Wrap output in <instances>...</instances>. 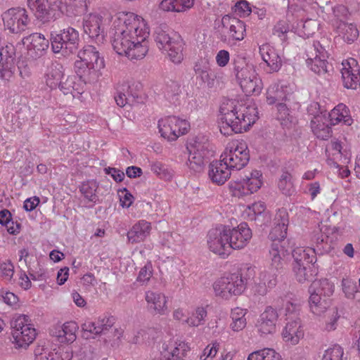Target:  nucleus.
Masks as SVG:
<instances>
[{
	"instance_id": "nucleus-7",
	"label": "nucleus",
	"mask_w": 360,
	"mask_h": 360,
	"mask_svg": "<svg viewBox=\"0 0 360 360\" xmlns=\"http://www.w3.org/2000/svg\"><path fill=\"white\" fill-rule=\"evenodd\" d=\"M78 59L75 63L77 75L85 76L92 72H98L105 67V61L99 51L91 45L84 46L77 53Z\"/></svg>"
},
{
	"instance_id": "nucleus-31",
	"label": "nucleus",
	"mask_w": 360,
	"mask_h": 360,
	"mask_svg": "<svg viewBox=\"0 0 360 360\" xmlns=\"http://www.w3.org/2000/svg\"><path fill=\"white\" fill-rule=\"evenodd\" d=\"M34 360H72L73 354L70 348L52 349L44 345H38L34 350Z\"/></svg>"
},
{
	"instance_id": "nucleus-61",
	"label": "nucleus",
	"mask_w": 360,
	"mask_h": 360,
	"mask_svg": "<svg viewBox=\"0 0 360 360\" xmlns=\"http://www.w3.org/2000/svg\"><path fill=\"white\" fill-rule=\"evenodd\" d=\"M14 274V266L10 260L0 262V276L6 281H11Z\"/></svg>"
},
{
	"instance_id": "nucleus-6",
	"label": "nucleus",
	"mask_w": 360,
	"mask_h": 360,
	"mask_svg": "<svg viewBox=\"0 0 360 360\" xmlns=\"http://www.w3.org/2000/svg\"><path fill=\"white\" fill-rule=\"evenodd\" d=\"M234 70L237 81L247 96L260 94L263 82L252 64L235 62Z\"/></svg>"
},
{
	"instance_id": "nucleus-4",
	"label": "nucleus",
	"mask_w": 360,
	"mask_h": 360,
	"mask_svg": "<svg viewBox=\"0 0 360 360\" xmlns=\"http://www.w3.org/2000/svg\"><path fill=\"white\" fill-rule=\"evenodd\" d=\"M12 343L16 349H27L34 342L37 330L27 315L18 316L13 321Z\"/></svg>"
},
{
	"instance_id": "nucleus-39",
	"label": "nucleus",
	"mask_w": 360,
	"mask_h": 360,
	"mask_svg": "<svg viewBox=\"0 0 360 360\" xmlns=\"http://www.w3.org/2000/svg\"><path fill=\"white\" fill-rule=\"evenodd\" d=\"M359 36L357 25L353 22L340 20L339 22V37L348 44H352L356 41Z\"/></svg>"
},
{
	"instance_id": "nucleus-58",
	"label": "nucleus",
	"mask_w": 360,
	"mask_h": 360,
	"mask_svg": "<svg viewBox=\"0 0 360 360\" xmlns=\"http://www.w3.org/2000/svg\"><path fill=\"white\" fill-rule=\"evenodd\" d=\"M195 75L196 79L199 81L201 85L209 89L214 87L216 75L212 72V69L206 71H201L200 72Z\"/></svg>"
},
{
	"instance_id": "nucleus-43",
	"label": "nucleus",
	"mask_w": 360,
	"mask_h": 360,
	"mask_svg": "<svg viewBox=\"0 0 360 360\" xmlns=\"http://www.w3.org/2000/svg\"><path fill=\"white\" fill-rule=\"evenodd\" d=\"M59 4L65 5V13L69 17L79 16L88 9L89 0H56Z\"/></svg>"
},
{
	"instance_id": "nucleus-52",
	"label": "nucleus",
	"mask_w": 360,
	"mask_h": 360,
	"mask_svg": "<svg viewBox=\"0 0 360 360\" xmlns=\"http://www.w3.org/2000/svg\"><path fill=\"white\" fill-rule=\"evenodd\" d=\"M279 190L285 195H292L295 191V186L291 174L283 171L278 182Z\"/></svg>"
},
{
	"instance_id": "nucleus-12",
	"label": "nucleus",
	"mask_w": 360,
	"mask_h": 360,
	"mask_svg": "<svg viewBox=\"0 0 360 360\" xmlns=\"http://www.w3.org/2000/svg\"><path fill=\"white\" fill-rule=\"evenodd\" d=\"M158 128L162 138L168 141H174L188 133L190 124L186 119L177 116H165L158 121Z\"/></svg>"
},
{
	"instance_id": "nucleus-19",
	"label": "nucleus",
	"mask_w": 360,
	"mask_h": 360,
	"mask_svg": "<svg viewBox=\"0 0 360 360\" xmlns=\"http://www.w3.org/2000/svg\"><path fill=\"white\" fill-rule=\"evenodd\" d=\"M306 63L314 72L321 75L330 71V65L326 60L327 52L319 41H314L306 51Z\"/></svg>"
},
{
	"instance_id": "nucleus-47",
	"label": "nucleus",
	"mask_w": 360,
	"mask_h": 360,
	"mask_svg": "<svg viewBox=\"0 0 360 360\" xmlns=\"http://www.w3.org/2000/svg\"><path fill=\"white\" fill-rule=\"evenodd\" d=\"M319 22L315 20H301L296 26L292 27V31L302 37H309L318 30Z\"/></svg>"
},
{
	"instance_id": "nucleus-29",
	"label": "nucleus",
	"mask_w": 360,
	"mask_h": 360,
	"mask_svg": "<svg viewBox=\"0 0 360 360\" xmlns=\"http://www.w3.org/2000/svg\"><path fill=\"white\" fill-rule=\"evenodd\" d=\"M288 222L287 211L285 209L279 210L276 214L274 219V226L269 235V238L272 243L288 245V242L285 239L287 236Z\"/></svg>"
},
{
	"instance_id": "nucleus-50",
	"label": "nucleus",
	"mask_w": 360,
	"mask_h": 360,
	"mask_svg": "<svg viewBox=\"0 0 360 360\" xmlns=\"http://www.w3.org/2000/svg\"><path fill=\"white\" fill-rule=\"evenodd\" d=\"M247 360H282V357L274 349L264 348L250 353Z\"/></svg>"
},
{
	"instance_id": "nucleus-26",
	"label": "nucleus",
	"mask_w": 360,
	"mask_h": 360,
	"mask_svg": "<svg viewBox=\"0 0 360 360\" xmlns=\"http://www.w3.org/2000/svg\"><path fill=\"white\" fill-rule=\"evenodd\" d=\"M27 6L37 20L49 22L58 18V13L49 0H27Z\"/></svg>"
},
{
	"instance_id": "nucleus-18",
	"label": "nucleus",
	"mask_w": 360,
	"mask_h": 360,
	"mask_svg": "<svg viewBox=\"0 0 360 360\" xmlns=\"http://www.w3.org/2000/svg\"><path fill=\"white\" fill-rule=\"evenodd\" d=\"M277 284V276L269 269L258 271L250 284V295L255 300L264 297Z\"/></svg>"
},
{
	"instance_id": "nucleus-59",
	"label": "nucleus",
	"mask_w": 360,
	"mask_h": 360,
	"mask_svg": "<svg viewBox=\"0 0 360 360\" xmlns=\"http://www.w3.org/2000/svg\"><path fill=\"white\" fill-rule=\"evenodd\" d=\"M180 93V86L176 82H172L170 85L167 86L165 91V96L170 103L176 104L179 101Z\"/></svg>"
},
{
	"instance_id": "nucleus-44",
	"label": "nucleus",
	"mask_w": 360,
	"mask_h": 360,
	"mask_svg": "<svg viewBox=\"0 0 360 360\" xmlns=\"http://www.w3.org/2000/svg\"><path fill=\"white\" fill-rule=\"evenodd\" d=\"M63 75V67L58 63H52L51 65L47 68L45 74L46 84L51 89H55L59 87Z\"/></svg>"
},
{
	"instance_id": "nucleus-42",
	"label": "nucleus",
	"mask_w": 360,
	"mask_h": 360,
	"mask_svg": "<svg viewBox=\"0 0 360 360\" xmlns=\"http://www.w3.org/2000/svg\"><path fill=\"white\" fill-rule=\"evenodd\" d=\"M287 245L272 243L269 252V259L272 270H277L282 265V261L288 254Z\"/></svg>"
},
{
	"instance_id": "nucleus-55",
	"label": "nucleus",
	"mask_w": 360,
	"mask_h": 360,
	"mask_svg": "<svg viewBox=\"0 0 360 360\" xmlns=\"http://www.w3.org/2000/svg\"><path fill=\"white\" fill-rule=\"evenodd\" d=\"M207 312L204 307H198L186 319V324L191 327H198L204 323Z\"/></svg>"
},
{
	"instance_id": "nucleus-60",
	"label": "nucleus",
	"mask_w": 360,
	"mask_h": 360,
	"mask_svg": "<svg viewBox=\"0 0 360 360\" xmlns=\"http://www.w3.org/2000/svg\"><path fill=\"white\" fill-rule=\"evenodd\" d=\"M19 262H24L29 270L32 269L35 262L36 257L28 248H22L18 251Z\"/></svg>"
},
{
	"instance_id": "nucleus-30",
	"label": "nucleus",
	"mask_w": 360,
	"mask_h": 360,
	"mask_svg": "<svg viewBox=\"0 0 360 360\" xmlns=\"http://www.w3.org/2000/svg\"><path fill=\"white\" fill-rule=\"evenodd\" d=\"M115 323L113 316L107 315L100 316L97 320L93 321L86 319L81 325L82 330L86 338L94 337L111 328Z\"/></svg>"
},
{
	"instance_id": "nucleus-45",
	"label": "nucleus",
	"mask_w": 360,
	"mask_h": 360,
	"mask_svg": "<svg viewBox=\"0 0 360 360\" xmlns=\"http://www.w3.org/2000/svg\"><path fill=\"white\" fill-rule=\"evenodd\" d=\"M195 0H162L160 8L167 12L184 13L191 9Z\"/></svg>"
},
{
	"instance_id": "nucleus-63",
	"label": "nucleus",
	"mask_w": 360,
	"mask_h": 360,
	"mask_svg": "<svg viewBox=\"0 0 360 360\" xmlns=\"http://www.w3.org/2000/svg\"><path fill=\"white\" fill-rule=\"evenodd\" d=\"M233 11L238 16L244 18L248 16L251 13L252 9L250 4L247 1L241 0L235 4L233 7Z\"/></svg>"
},
{
	"instance_id": "nucleus-57",
	"label": "nucleus",
	"mask_w": 360,
	"mask_h": 360,
	"mask_svg": "<svg viewBox=\"0 0 360 360\" xmlns=\"http://www.w3.org/2000/svg\"><path fill=\"white\" fill-rule=\"evenodd\" d=\"M342 290L345 297L349 300L355 299L356 294L359 292L356 281L350 278L342 279Z\"/></svg>"
},
{
	"instance_id": "nucleus-37",
	"label": "nucleus",
	"mask_w": 360,
	"mask_h": 360,
	"mask_svg": "<svg viewBox=\"0 0 360 360\" xmlns=\"http://www.w3.org/2000/svg\"><path fill=\"white\" fill-rule=\"evenodd\" d=\"M151 224L146 220H139L127 232V240L132 244L143 242L149 236Z\"/></svg>"
},
{
	"instance_id": "nucleus-36",
	"label": "nucleus",
	"mask_w": 360,
	"mask_h": 360,
	"mask_svg": "<svg viewBox=\"0 0 360 360\" xmlns=\"http://www.w3.org/2000/svg\"><path fill=\"white\" fill-rule=\"evenodd\" d=\"M231 171V169L220 158L219 160L213 161L210 164L208 176L213 183L223 185L230 178Z\"/></svg>"
},
{
	"instance_id": "nucleus-15",
	"label": "nucleus",
	"mask_w": 360,
	"mask_h": 360,
	"mask_svg": "<svg viewBox=\"0 0 360 360\" xmlns=\"http://www.w3.org/2000/svg\"><path fill=\"white\" fill-rule=\"evenodd\" d=\"M110 19L108 14L89 13L83 18L84 32L96 43H103L106 35V25Z\"/></svg>"
},
{
	"instance_id": "nucleus-3",
	"label": "nucleus",
	"mask_w": 360,
	"mask_h": 360,
	"mask_svg": "<svg viewBox=\"0 0 360 360\" xmlns=\"http://www.w3.org/2000/svg\"><path fill=\"white\" fill-rule=\"evenodd\" d=\"M309 306L310 311L321 316L331 304L328 299L335 291V284L327 278L314 281L309 287Z\"/></svg>"
},
{
	"instance_id": "nucleus-17",
	"label": "nucleus",
	"mask_w": 360,
	"mask_h": 360,
	"mask_svg": "<svg viewBox=\"0 0 360 360\" xmlns=\"http://www.w3.org/2000/svg\"><path fill=\"white\" fill-rule=\"evenodd\" d=\"M2 20L6 30L13 34H20L25 31L30 18L25 8H11L2 13Z\"/></svg>"
},
{
	"instance_id": "nucleus-9",
	"label": "nucleus",
	"mask_w": 360,
	"mask_h": 360,
	"mask_svg": "<svg viewBox=\"0 0 360 360\" xmlns=\"http://www.w3.org/2000/svg\"><path fill=\"white\" fill-rule=\"evenodd\" d=\"M264 183L262 173L257 169L252 170L241 179L231 180L229 190L233 197L243 198L257 192Z\"/></svg>"
},
{
	"instance_id": "nucleus-64",
	"label": "nucleus",
	"mask_w": 360,
	"mask_h": 360,
	"mask_svg": "<svg viewBox=\"0 0 360 360\" xmlns=\"http://www.w3.org/2000/svg\"><path fill=\"white\" fill-rule=\"evenodd\" d=\"M290 27L289 26L286 20H281L276 22L274 28V34L277 35L284 40L285 39V34L290 31Z\"/></svg>"
},
{
	"instance_id": "nucleus-16",
	"label": "nucleus",
	"mask_w": 360,
	"mask_h": 360,
	"mask_svg": "<svg viewBox=\"0 0 360 360\" xmlns=\"http://www.w3.org/2000/svg\"><path fill=\"white\" fill-rule=\"evenodd\" d=\"M228 231L227 226L219 225L209 230L206 237L208 249L222 257H226L231 253Z\"/></svg>"
},
{
	"instance_id": "nucleus-27",
	"label": "nucleus",
	"mask_w": 360,
	"mask_h": 360,
	"mask_svg": "<svg viewBox=\"0 0 360 360\" xmlns=\"http://www.w3.org/2000/svg\"><path fill=\"white\" fill-rule=\"evenodd\" d=\"M23 45L27 49L29 57L37 59L43 56L49 46V41L41 33H32L22 40Z\"/></svg>"
},
{
	"instance_id": "nucleus-35",
	"label": "nucleus",
	"mask_w": 360,
	"mask_h": 360,
	"mask_svg": "<svg viewBox=\"0 0 360 360\" xmlns=\"http://www.w3.org/2000/svg\"><path fill=\"white\" fill-rule=\"evenodd\" d=\"M79 328L75 321H67L62 325L56 326L51 330V335L63 343H72L76 338V333Z\"/></svg>"
},
{
	"instance_id": "nucleus-5",
	"label": "nucleus",
	"mask_w": 360,
	"mask_h": 360,
	"mask_svg": "<svg viewBox=\"0 0 360 360\" xmlns=\"http://www.w3.org/2000/svg\"><path fill=\"white\" fill-rule=\"evenodd\" d=\"M155 41L160 51L172 63L179 64L183 60L184 42L180 36L158 28L155 32Z\"/></svg>"
},
{
	"instance_id": "nucleus-22",
	"label": "nucleus",
	"mask_w": 360,
	"mask_h": 360,
	"mask_svg": "<svg viewBox=\"0 0 360 360\" xmlns=\"http://www.w3.org/2000/svg\"><path fill=\"white\" fill-rule=\"evenodd\" d=\"M230 251L242 250L250 243L252 233L248 225L243 222L236 227L227 226Z\"/></svg>"
},
{
	"instance_id": "nucleus-56",
	"label": "nucleus",
	"mask_w": 360,
	"mask_h": 360,
	"mask_svg": "<svg viewBox=\"0 0 360 360\" xmlns=\"http://www.w3.org/2000/svg\"><path fill=\"white\" fill-rule=\"evenodd\" d=\"M359 8L357 0H347L345 5L339 6V22L340 20H350V16L355 13Z\"/></svg>"
},
{
	"instance_id": "nucleus-49",
	"label": "nucleus",
	"mask_w": 360,
	"mask_h": 360,
	"mask_svg": "<svg viewBox=\"0 0 360 360\" xmlns=\"http://www.w3.org/2000/svg\"><path fill=\"white\" fill-rule=\"evenodd\" d=\"M314 265H306L304 263H293L292 272L295 279L300 283L309 281L314 275L311 269Z\"/></svg>"
},
{
	"instance_id": "nucleus-20",
	"label": "nucleus",
	"mask_w": 360,
	"mask_h": 360,
	"mask_svg": "<svg viewBox=\"0 0 360 360\" xmlns=\"http://www.w3.org/2000/svg\"><path fill=\"white\" fill-rule=\"evenodd\" d=\"M336 107L331 113L320 112L314 116L311 121V127L314 135L321 139H327L331 136L330 126L338 123V117H335Z\"/></svg>"
},
{
	"instance_id": "nucleus-41",
	"label": "nucleus",
	"mask_w": 360,
	"mask_h": 360,
	"mask_svg": "<svg viewBox=\"0 0 360 360\" xmlns=\"http://www.w3.org/2000/svg\"><path fill=\"white\" fill-rule=\"evenodd\" d=\"M247 314L248 309L240 307H234L231 310L229 328L233 332L239 333L245 328Z\"/></svg>"
},
{
	"instance_id": "nucleus-21",
	"label": "nucleus",
	"mask_w": 360,
	"mask_h": 360,
	"mask_svg": "<svg viewBox=\"0 0 360 360\" xmlns=\"http://www.w3.org/2000/svg\"><path fill=\"white\" fill-rule=\"evenodd\" d=\"M191 347L185 341L169 338L161 348V360H184Z\"/></svg>"
},
{
	"instance_id": "nucleus-53",
	"label": "nucleus",
	"mask_w": 360,
	"mask_h": 360,
	"mask_svg": "<svg viewBox=\"0 0 360 360\" xmlns=\"http://www.w3.org/2000/svg\"><path fill=\"white\" fill-rule=\"evenodd\" d=\"M266 210L264 202L262 201L255 202L247 205L243 211V216L248 220H255L257 217L262 214Z\"/></svg>"
},
{
	"instance_id": "nucleus-34",
	"label": "nucleus",
	"mask_w": 360,
	"mask_h": 360,
	"mask_svg": "<svg viewBox=\"0 0 360 360\" xmlns=\"http://www.w3.org/2000/svg\"><path fill=\"white\" fill-rule=\"evenodd\" d=\"M292 93V89L285 82H276L269 86L266 91V102L269 105L283 103Z\"/></svg>"
},
{
	"instance_id": "nucleus-13",
	"label": "nucleus",
	"mask_w": 360,
	"mask_h": 360,
	"mask_svg": "<svg viewBox=\"0 0 360 360\" xmlns=\"http://www.w3.org/2000/svg\"><path fill=\"white\" fill-rule=\"evenodd\" d=\"M207 149V141L203 136L191 137L187 141L186 150L188 156L186 165L191 170L199 172L202 169L205 163Z\"/></svg>"
},
{
	"instance_id": "nucleus-38",
	"label": "nucleus",
	"mask_w": 360,
	"mask_h": 360,
	"mask_svg": "<svg viewBox=\"0 0 360 360\" xmlns=\"http://www.w3.org/2000/svg\"><path fill=\"white\" fill-rule=\"evenodd\" d=\"M77 75L68 76L65 82H61L59 86L60 91L64 94H72L74 98H79L84 91L85 83L82 77Z\"/></svg>"
},
{
	"instance_id": "nucleus-24",
	"label": "nucleus",
	"mask_w": 360,
	"mask_h": 360,
	"mask_svg": "<svg viewBox=\"0 0 360 360\" xmlns=\"http://www.w3.org/2000/svg\"><path fill=\"white\" fill-rule=\"evenodd\" d=\"M148 310L154 315L164 316L169 313L168 297L162 292L148 290L144 293Z\"/></svg>"
},
{
	"instance_id": "nucleus-25",
	"label": "nucleus",
	"mask_w": 360,
	"mask_h": 360,
	"mask_svg": "<svg viewBox=\"0 0 360 360\" xmlns=\"http://www.w3.org/2000/svg\"><path fill=\"white\" fill-rule=\"evenodd\" d=\"M304 336V330L300 318L288 320L281 332L283 342L290 347L298 345Z\"/></svg>"
},
{
	"instance_id": "nucleus-1",
	"label": "nucleus",
	"mask_w": 360,
	"mask_h": 360,
	"mask_svg": "<svg viewBox=\"0 0 360 360\" xmlns=\"http://www.w3.org/2000/svg\"><path fill=\"white\" fill-rule=\"evenodd\" d=\"M112 46L130 60H141L148 52L150 27L146 20L132 12L121 11L111 17Z\"/></svg>"
},
{
	"instance_id": "nucleus-2",
	"label": "nucleus",
	"mask_w": 360,
	"mask_h": 360,
	"mask_svg": "<svg viewBox=\"0 0 360 360\" xmlns=\"http://www.w3.org/2000/svg\"><path fill=\"white\" fill-rule=\"evenodd\" d=\"M219 112V129L225 136L248 130L258 118L257 108L252 101L245 103L224 101Z\"/></svg>"
},
{
	"instance_id": "nucleus-48",
	"label": "nucleus",
	"mask_w": 360,
	"mask_h": 360,
	"mask_svg": "<svg viewBox=\"0 0 360 360\" xmlns=\"http://www.w3.org/2000/svg\"><path fill=\"white\" fill-rule=\"evenodd\" d=\"M150 169L157 177L164 181H171L174 176V171L169 166L160 161L151 162Z\"/></svg>"
},
{
	"instance_id": "nucleus-8",
	"label": "nucleus",
	"mask_w": 360,
	"mask_h": 360,
	"mask_svg": "<svg viewBox=\"0 0 360 360\" xmlns=\"http://www.w3.org/2000/svg\"><path fill=\"white\" fill-rule=\"evenodd\" d=\"M245 288V282L239 274H231L220 277L212 284L215 296L225 300L240 295Z\"/></svg>"
},
{
	"instance_id": "nucleus-40",
	"label": "nucleus",
	"mask_w": 360,
	"mask_h": 360,
	"mask_svg": "<svg viewBox=\"0 0 360 360\" xmlns=\"http://www.w3.org/2000/svg\"><path fill=\"white\" fill-rule=\"evenodd\" d=\"M294 262L314 265L316 261V252L314 248L297 246L292 250Z\"/></svg>"
},
{
	"instance_id": "nucleus-46",
	"label": "nucleus",
	"mask_w": 360,
	"mask_h": 360,
	"mask_svg": "<svg viewBox=\"0 0 360 360\" xmlns=\"http://www.w3.org/2000/svg\"><path fill=\"white\" fill-rule=\"evenodd\" d=\"M98 185L96 181L91 180L82 183L80 186V192L82 194L84 200L90 205H86L89 207H92L98 200L96 194Z\"/></svg>"
},
{
	"instance_id": "nucleus-11",
	"label": "nucleus",
	"mask_w": 360,
	"mask_h": 360,
	"mask_svg": "<svg viewBox=\"0 0 360 360\" xmlns=\"http://www.w3.org/2000/svg\"><path fill=\"white\" fill-rule=\"evenodd\" d=\"M50 41L51 49L55 53L69 54L77 49L79 33L76 29L68 27L59 33L52 32Z\"/></svg>"
},
{
	"instance_id": "nucleus-62",
	"label": "nucleus",
	"mask_w": 360,
	"mask_h": 360,
	"mask_svg": "<svg viewBox=\"0 0 360 360\" xmlns=\"http://www.w3.org/2000/svg\"><path fill=\"white\" fill-rule=\"evenodd\" d=\"M219 344L217 342L207 345L200 355V360H213L217 355Z\"/></svg>"
},
{
	"instance_id": "nucleus-14",
	"label": "nucleus",
	"mask_w": 360,
	"mask_h": 360,
	"mask_svg": "<svg viewBox=\"0 0 360 360\" xmlns=\"http://www.w3.org/2000/svg\"><path fill=\"white\" fill-rule=\"evenodd\" d=\"M220 39L229 46H234L245 36L246 27L243 21L230 15L223 16Z\"/></svg>"
},
{
	"instance_id": "nucleus-28",
	"label": "nucleus",
	"mask_w": 360,
	"mask_h": 360,
	"mask_svg": "<svg viewBox=\"0 0 360 360\" xmlns=\"http://www.w3.org/2000/svg\"><path fill=\"white\" fill-rule=\"evenodd\" d=\"M340 71L344 86L356 89L360 82V68L357 60L350 58L342 61Z\"/></svg>"
},
{
	"instance_id": "nucleus-51",
	"label": "nucleus",
	"mask_w": 360,
	"mask_h": 360,
	"mask_svg": "<svg viewBox=\"0 0 360 360\" xmlns=\"http://www.w3.org/2000/svg\"><path fill=\"white\" fill-rule=\"evenodd\" d=\"M283 313L285 316V321L300 318V305L293 299H285L282 300Z\"/></svg>"
},
{
	"instance_id": "nucleus-32",
	"label": "nucleus",
	"mask_w": 360,
	"mask_h": 360,
	"mask_svg": "<svg viewBox=\"0 0 360 360\" xmlns=\"http://www.w3.org/2000/svg\"><path fill=\"white\" fill-rule=\"evenodd\" d=\"M15 47L11 44L0 45V77L8 80L13 75L15 60Z\"/></svg>"
},
{
	"instance_id": "nucleus-10",
	"label": "nucleus",
	"mask_w": 360,
	"mask_h": 360,
	"mask_svg": "<svg viewBox=\"0 0 360 360\" xmlns=\"http://www.w3.org/2000/svg\"><path fill=\"white\" fill-rule=\"evenodd\" d=\"M220 158L231 170H240L250 160L248 145L242 140H234L227 144Z\"/></svg>"
},
{
	"instance_id": "nucleus-23",
	"label": "nucleus",
	"mask_w": 360,
	"mask_h": 360,
	"mask_svg": "<svg viewBox=\"0 0 360 360\" xmlns=\"http://www.w3.org/2000/svg\"><path fill=\"white\" fill-rule=\"evenodd\" d=\"M277 310L271 306H267L260 314L256 323V328L259 335L265 337L276 332L278 320Z\"/></svg>"
},
{
	"instance_id": "nucleus-54",
	"label": "nucleus",
	"mask_w": 360,
	"mask_h": 360,
	"mask_svg": "<svg viewBox=\"0 0 360 360\" xmlns=\"http://www.w3.org/2000/svg\"><path fill=\"white\" fill-rule=\"evenodd\" d=\"M276 118L281 124L285 127H290L295 123L294 117L290 115L289 109L283 103H278L276 105Z\"/></svg>"
},
{
	"instance_id": "nucleus-33",
	"label": "nucleus",
	"mask_w": 360,
	"mask_h": 360,
	"mask_svg": "<svg viewBox=\"0 0 360 360\" xmlns=\"http://www.w3.org/2000/svg\"><path fill=\"white\" fill-rule=\"evenodd\" d=\"M262 61L269 68V72H276L282 66V59L278 51L270 44L264 43L259 46Z\"/></svg>"
}]
</instances>
